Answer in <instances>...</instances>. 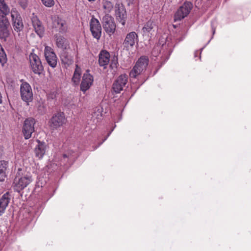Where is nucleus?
Wrapping results in <instances>:
<instances>
[{"label":"nucleus","instance_id":"31","mask_svg":"<svg viewBox=\"0 0 251 251\" xmlns=\"http://www.w3.org/2000/svg\"><path fill=\"white\" fill-rule=\"evenodd\" d=\"M74 152H72L70 153V152H68L63 155V157L64 159L68 158L70 161H73L75 159V155L73 154Z\"/></svg>","mask_w":251,"mask_h":251},{"label":"nucleus","instance_id":"18","mask_svg":"<svg viewBox=\"0 0 251 251\" xmlns=\"http://www.w3.org/2000/svg\"><path fill=\"white\" fill-rule=\"evenodd\" d=\"M31 21L35 32L40 37H42L44 33L45 29L41 22L36 16H33L32 17Z\"/></svg>","mask_w":251,"mask_h":251},{"label":"nucleus","instance_id":"19","mask_svg":"<svg viewBox=\"0 0 251 251\" xmlns=\"http://www.w3.org/2000/svg\"><path fill=\"white\" fill-rule=\"evenodd\" d=\"M37 142H38V145L34 149L35 155L36 157L41 159L45 154L47 145L45 142H41L39 140H37Z\"/></svg>","mask_w":251,"mask_h":251},{"label":"nucleus","instance_id":"29","mask_svg":"<svg viewBox=\"0 0 251 251\" xmlns=\"http://www.w3.org/2000/svg\"><path fill=\"white\" fill-rule=\"evenodd\" d=\"M7 61L6 54L0 44V63L3 65Z\"/></svg>","mask_w":251,"mask_h":251},{"label":"nucleus","instance_id":"21","mask_svg":"<svg viewBox=\"0 0 251 251\" xmlns=\"http://www.w3.org/2000/svg\"><path fill=\"white\" fill-rule=\"evenodd\" d=\"M110 54L106 50H101L99 55V63L100 66L104 68L108 65L110 61Z\"/></svg>","mask_w":251,"mask_h":251},{"label":"nucleus","instance_id":"15","mask_svg":"<svg viewBox=\"0 0 251 251\" xmlns=\"http://www.w3.org/2000/svg\"><path fill=\"white\" fill-rule=\"evenodd\" d=\"M52 27L60 32H65L67 29L65 21L56 16L52 18Z\"/></svg>","mask_w":251,"mask_h":251},{"label":"nucleus","instance_id":"32","mask_svg":"<svg viewBox=\"0 0 251 251\" xmlns=\"http://www.w3.org/2000/svg\"><path fill=\"white\" fill-rule=\"evenodd\" d=\"M118 64V62L117 58H114L111 60L110 67L112 69H115L117 68Z\"/></svg>","mask_w":251,"mask_h":251},{"label":"nucleus","instance_id":"1","mask_svg":"<svg viewBox=\"0 0 251 251\" xmlns=\"http://www.w3.org/2000/svg\"><path fill=\"white\" fill-rule=\"evenodd\" d=\"M20 169H18L17 173L13 182V187L15 191L20 192L23 190L28 185H29L33 181L32 176L30 174H25L21 176L19 171Z\"/></svg>","mask_w":251,"mask_h":251},{"label":"nucleus","instance_id":"2","mask_svg":"<svg viewBox=\"0 0 251 251\" xmlns=\"http://www.w3.org/2000/svg\"><path fill=\"white\" fill-rule=\"evenodd\" d=\"M149 64V58L147 56L140 57L129 73V76L132 78H136L143 71L146 70Z\"/></svg>","mask_w":251,"mask_h":251},{"label":"nucleus","instance_id":"14","mask_svg":"<svg viewBox=\"0 0 251 251\" xmlns=\"http://www.w3.org/2000/svg\"><path fill=\"white\" fill-rule=\"evenodd\" d=\"M138 36L137 34L134 32H131L127 34L124 41V47L126 49L132 48L134 46L135 42H138Z\"/></svg>","mask_w":251,"mask_h":251},{"label":"nucleus","instance_id":"24","mask_svg":"<svg viewBox=\"0 0 251 251\" xmlns=\"http://www.w3.org/2000/svg\"><path fill=\"white\" fill-rule=\"evenodd\" d=\"M60 58L62 63L67 66H69L73 63V57L66 51H63L61 54Z\"/></svg>","mask_w":251,"mask_h":251},{"label":"nucleus","instance_id":"34","mask_svg":"<svg viewBox=\"0 0 251 251\" xmlns=\"http://www.w3.org/2000/svg\"><path fill=\"white\" fill-rule=\"evenodd\" d=\"M55 98H56V92L54 91L51 92L49 93V94H48V95H47V99L48 100H52L55 99Z\"/></svg>","mask_w":251,"mask_h":251},{"label":"nucleus","instance_id":"26","mask_svg":"<svg viewBox=\"0 0 251 251\" xmlns=\"http://www.w3.org/2000/svg\"><path fill=\"white\" fill-rule=\"evenodd\" d=\"M80 76L81 68L78 67L77 65H76L73 76L72 79V80L74 82V84L77 85L78 84L80 81Z\"/></svg>","mask_w":251,"mask_h":251},{"label":"nucleus","instance_id":"10","mask_svg":"<svg viewBox=\"0 0 251 251\" xmlns=\"http://www.w3.org/2000/svg\"><path fill=\"white\" fill-rule=\"evenodd\" d=\"M90 27L93 36L99 40L101 34V26L99 20L92 17L90 22Z\"/></svg>","mask_w":251,"mask_h":251},{"label":"nucleus","instance_id":"25","mask_svg":"<svg viewBox=\"0 0 251 251\" xmlns=\"http://www.w3.org/2000/svg\"><path fill=\"white\" fill-rule=\"evenodd\" d=\"M56 44L57 47L63 50L67 49L68 44L66 40L61 36H56Z\"/></svg>","mask_w":251,"mask_h":251},{"label":"nucleus","instance_id":"16","mask_svg":"<svg viewBox=\"0 0 251 251\" xmlns=\"http://www.w3.org/2000/svg\"><path fill=\"white\" fill-rule=\"evenodd\" d=\"M157 27V26L155 22L152 20H149L144 24L142 29L143 35L148 36L151 35Z\"/></svg>","mask_w":251,"mask_h":251},{"label":"nucleus","instance_id":"5","mask_svg":"<svg viewBox=\"0 0 251 251\" xmlns=\"http://www.w3.org/2000/svg\"><path fill=\"white\" fill-rule=\"evenodd\" d=\"M30 66L35 74L41 75L44 71V67L40 59L36 54L30 53L29 56Z\"/></svg>","mask_w":251,"mask_h":251},{"label":"nucleus","instance_id":"30","mask_svg":"<svg viewBox=\"0 0 251 251\" xmlns=\"http://www.w3.org/2000/svg\"><path fill=\"white\" fill-rule=\"evenodd\" d=\"M0 11L3 13L9 14L10 10L4 0H0Z\"/></svg>","mask_w":251,"mask_h":251},{"label":"nucleus","instance_id":"9","mask_svg":"<svg viewBox=\"0 0 251 251\" xmlns=\"http://www.w3.org/2000/svg\"><path fill=\"white\" fill-rule=\"evenodd\" d=\"M44 54L48 64L52 68L55 67L57 65V57L53 49L50 47L46 46Z\"/></svg>","mask_w":251,"mask_h":251},{"label":"nucleus","instance_id":"28","mask_svg":"<svg viewBox=\"0 0 251 251\" xmlns=\"http://www.w3.org/2000/svg\"><path fill=\"white\" fill-rule=\"evenodd\" d=\"M117 17L121 19L120 22L123 25L125 24V19L126 17V12L125 10L123 9L121 11H120L119 9L118 11L116 13Z\"/></svg>","mask_w":251,"mask_h":251},{"label":"nucleus","instance_id":"17","mask_svg":"<svg viewBox=\"0 0 251 251\" xmlns=\"http://www.w3.org/2000/svg\"><path fill=\"white\" fill-rule=\"evenodd\" d=\"M93 82V77L90 74L85 73L82 77L80 90L85 92L90 88Z\"/></svg>","mask_w":251,"mask_h":251},{"label":"nucleus","instance_id":"20","mask_svg":"<svg viewBox=\"0 0 251 251\" xmlns=\"http://www.w3.org/2000/svg\"><path fill=\"white\" fill-rule=\"evenodd\" d=\"M10 201V197L8 192L3 194L0 198V216L5 212Z\"/></svg>","mask_w":251,"mask_h":251},{"label":"nucleus","instance_id":"23","mask_svg":"<svg viewBox=\"0 0 251 251\" xmlns=\"http://www.w3.org/2000/svg\"><path fill=\"white\" fill-rule=\"evenodd\" d=\"M102 9L104 13L108 14L113 9V4L109 0H102Z\"/></svg>","mask_w":251,"mask_h":251},{"label":"nucleus","instance_id":"8","mask_svg":"<svg viewBox=\"0 0 251 251\" xmlns=\"http://www.w3.org/2000/svg\"><path fill=\"white\" fill-rule=\"evenodd\" d=\"M67 120L63 113L58 112L54 114L50 120V126L57 129L65 124Z\"/></svg>","mask_w":251,"mask_h":251},{"label":"nucleus","instance_id":"6","mask_svg":"<svg viewBox=\"0 0 251 251\" xmlns=\"http://www.w3.org/2000/svg\"><path fill=\"white\" fill-rule=\"evenodd\" d=\"M102 24L104 30L109 35L114 33L116 24L114 18L109 14H105L102 18Z\"/></svg>","mask_w":251,"mask_h":251},{"label":"nucleus","instance_id":"33","mask_svg":"<svg viewBox=\"0 0 251 251\" xmlns=\"http://www.w3.org/2000/svg\"><path fill=\"white\" fill-rule=\"evenodd\" d=\"M41 1L46 6L48 7L52 6L54 4L53 0H41Z\"/></svg>","mask_w":251,"mask_h":251},{"label":"nucleus","instance_id":"7","mask_svg":"<svg viewBox=\"0 0 251 251\" xmlns=\"http://www.w3.org/2000/svg\"><path fill=\"white\" fill-rule=\"evenodd\" d=\"M22 99L26 102L31 101L33 99V93L30 85L27 82L22 83L20 87Z\"/></svg>","mask_w":251,"mask_h":251},{"label":"nucleus","instance_id":"12","mask_svg":"<svg viewBox=\"0 0 251 251\" xmlns=\"http://www.w3.org/2000/svg\"><path fill=\"white\" fill-rule=\"evenodd\" d=\"M127 79L128 76L126 74L120 75L113 84L112 88L114 91L116 93H119L123 90L127 82Z\"/></svg>","mask_w":251,"mask_h":251},{"label":"nucleus","instance_id":"3","mask_svg":"<svg viewBox=\"0 0 251 251\" xmlns=\"http://www.w3.org/2000/svg\"><path fill=\"white\" fill-rule=\"evenodd\" d=\"M8 14L3 13L0 11V38L5 40L9 35L8 27L10 25L6 15Z\"/></svg>","mask_w":251,"mask_h":251},{"label":"nucleus","instance_id":"35","mask_svg":"<svg viewBox=\"0 0 251 251\" xmlns=\"http://www.w3.org/2000/svg\"><path fill=\"white\" fill-rule=\"evenodd\" d=\"M19 4L25 9L27 6V0H19Z\"/></svg>","mask_w":251,"mask_h":251},{"label":"nucleus","instance_id":"27","mask_svg":"<svg viewBox=\"0 0 251 251\" xmlns=\"http://www.w3.org/2000/svg\"><path fill=\"white\" fill-rule=\"evenodd\" d=\"M117 17L121 19L120 22L123 25L125 24V19L126 17V12L125 10L123 9L121 11H120L119 9L118 11L116 13Z\"/></svg>","mask_w":251,"mask_h":251},{"label":"nucleus","instance_id":"4","mask_svg":"<svg viewBox=\"0 0 251 251\" xmlns=\"http://www.w3.org/2000/svg\"><path fill=\"white\" fill-rule=\"evenodd\" d=\"M36 123L33 118H28L25 120L22 128V133L25 139L31 137L32 133L35 131L34 125Z\"/></svg>","mask_w":251,"mask_h":251},{"label":"nucleus","instance_id":"13","mask_svg":"<svg viewBox=\"0 0 251 251\" xmlns=\"http://www.w3.org/2000/svg\"><path fill=\"white\" fill-rule=\"evenodd\" d=\"M192 4L191 2H185L179 7L175 14V18L177 20H181L186 17L190 13L192 8Z\"/></svg>","mask_w":251,"mask_h":251},{"label":"nucleus","instance_id":"11","mask_svg":"<svg viewBox=\"0 0 251 251\" xmlns=\"http://www.w3.org/2000/svg\"><path fill=\"white\" fill-rule=\"evenodd\" d=\"M12 24L14 30L17 32L22 30L24 27L22 19L19 12L12 9L11 11Z\"/></svg>","mask_w":251,"mask_h":251},{"label":"nucleus","instance_id":"22","mask_svg":"<svg viewBox=\"0 0 251 251\" xmlns=\"http://www.w3.org/2000/svg\"><path fill=\"white\" fill-rule=\"evenodd\" d=\"M8 162L4 160L0 161V181H4L6 177V171L8 167Z\"/></svg>","mask_w":251,"mask_h":251}]
</instances>
